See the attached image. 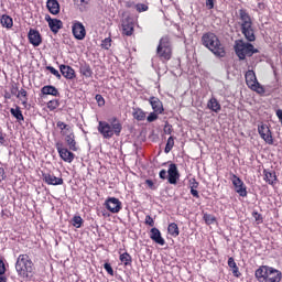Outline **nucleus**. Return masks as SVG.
<instances>
[{
    "mask_svg": "<svg viewBox=\"0 0 282 282\" xmlns=\"http://www.w3.org/2000/svg\"><path fill=\"white\" fill-rule=\"evenodd\" d=\"M97 130L105 140H111L113 135L122 133V123L117 117H111L108 121H99Z\"/></svg>",
    "mask_w": 282,
    "mask_h": 282,
    "instance_id": "f257e3e1",
    "label": "nucleus"
},
{
    "mask_svg": "<svg viewBox=\"0 0 282 282\" xmlns=\"http://www.w3.org/2000/svg\"><path fill=\"white\" fill-rule=\"evenodd\" d=\"M200 41L204 47H207L209 52H213V54L217 56V58H224L226 56V48L224 47V44H221V41H219V37L215 33H204Z\"/></svg>",
    "mask_w": 282,
    "mask_h": 282,
    "instance_id": "f03ea898",
    "label": "nucleus"
},
{
    "mask_svg": "<svg viewBox=\"0 0 282 282\" xmlns=\"http://www.w3.org/2000/svg\"><path fill=\"white\" fill-rule=\"evenodd\" d=\"M15 271L22 279H30L34 274V262L28 253H22L15 262Z\"/></svg>",
    "mask_w": 282,
    "mask_h": 282,
    "instance_id": "7ed1b4c3",
    "label": "nucleus"
},
{
    "mask_svg": "<svg viewBox=\"0 0 282 282\" xmlns=\"http://www.w3.org/2000/svg\"><path fill=\"white\" fill-rule=\"evenodd\" d=\"M238 14L241 21L240 30L245 39H247L249 43L257 41V36L254 35V29H252V18L250 17V13H248V10L239 9Z\"/></svg>",
    "mask_w": 282,
    "mask_h": 282,
    "instance_id": "20e7f679",
    "label": "nucleus"
},
{
    "mask_svg": "<svg viewBox=\"0 0 282 282\" xmlns=\"http://www.w3.org/2000/svg\"><path fill=\"white\" fill-rule=\"evenodd\" d=\"M254 276L259 282H281L282 273L272 267L261 265L256 270Z\"/></svg>",
    "mask_w": 282,
    "mask_h": 282,
    "instance_id": "39448f33",
    "label": "nucleus"
},
{
    "mask_svg": "<svg viewBox=\"0 0 282 282\" xmlns=\"http://www.w3.org/2000/svg\"><path fill=\"white\" fill-rule=\"evenodd\" d=\"M234 48L239 61H246V56L250 57L253 54H259V50L254 48V45L243 42V40H237Z\"/></svg>",
    "mask_w": 282,
    "mask_h": 282,
    "instance_id": "423d86ee",
    "label": "nucleus"
},
{
    "mask_svg": "<svg viewBox=\"0 0 282 282\" xmlns=\"http://www.w3.org/2000/svg\"><path fill=\"white\" fill-rule=\"evenodd\" d=\"M173 54V47L171 46V37L165 35L161 37L159 45L156 47V56L161 58V61H171V56Z\"/></svg>",
    "mask_w": 282,
    "mask_h": 282,
    "instance_id": "0eeeda50",
    "label": "nucleus"
},
{
    "mask_svg": "<svg viewBox=\"0 0 282 282\" xmlns=\"http://www.w3.org/2000/svg\"><path fill=\"white\" fill-rule=\"evenodd\" d=\"M246 84L252 91H257V94H265V88L259 84V80H257V75L254 74V70H248L245 75Z\"/></svg>",
    "mask_w": 282,
    "mask_h": 282,
    "instance_id": "6e6552de",
    "label": "nucleus"
},
{
    "mask_svg": "<svg viewBox=\"0 0 282 282\" xmlns=\"http://www.w3.org/2000/svg\"><path fill=\"white\" fill-rule=\"evenodd\" d=\"M55 147H56L59 158L64 162H67L68 164H72V162H74L76 154H74L72 151H69V149L64 148L63 143L58 142V143H56Z\"/></svg>",
    "mask_w": 282,
    "mask_h": 282,
    "instance_id": "1a4fd4ad",
    "label": "nucleus"
},
{
    "mask_svg": "<svg viewBox=\"0 0 282 282\" xmlns=\"http://www.w3.org/2000/svg\"><path fill=\"white\" fill-rule=\"evenodd\" d=\"M231 182L235 186L236 193H238L240 197H248V187H246V184L243 181H241V178H239L236 174H232Z\"/></svg>",
    "mask_w": 282,
    "mask_h": 282,
    "instance_id": "9d476101",
    "label": "nucleus"
},
{
    "mask_svg": "<svg viewBox=\"0 0 282 282\" xmlns=\"http://www.w3.org/2000/svg\"><path fill=\"white\" fill-rule=\"evenodd\" d=\"M105 206L109 213H112L113 215L120 213L122 210V202L116 197H108L105 200Z\"/></svg>",
    "mask_w": 282,
    "mask_h": 282,
    "instance_id": "9b49d317",
    "label": "nucleus"
},
{
    "mask_svg": "<svg viewBox=\"0 0 282 282\" xmlns=\"http://www.w3.org/2000/svg\"><path fill=\"white\" fill-rule=\"evenodd\" d=\"M72 32L77 41H84L85 36H87V30H85L83 22L75 21L72 26Z\"/></svg>",
    "mask_w": 282,
    "mask_h": 282,
    "instance_id": "f8f14e48",
    "label": "nucleus"
},
{
    "mask_svg": "<svg viewBox=\"0 0 282 282\" xmlns=\"http://www.w3.org/2000/svg\"><path fill=\"white\" fill-rule=\"evenodd\" d=\"M258 133L267 144H274V139L272 138V131H270V128L268 127V124H264V123L259 124Z\"/></svg>",
    "mask_w": 282,
    "mask_h": 282,
    "instance_id": "ddd939ff",
    "label": "nucleus"
},
{
    "mask_svg": "<svg viewBox=\"0 0 282 282\" xmlns=\"http://www.w3.org/2000/svg\"><path fill=\"white\" fill-rule=\"evenodd\" d=\"M177 180H180V170L175 163H171L167 170V182L169 184H177Z\"/></svg>",
    "mask_w": 282,
    "mask_h": 282,
    "instance_id": "4468645a",
    "label": "nucleus"
},
{
    "mask_svg": "<svg viewBox=\"0 0 282 282\" xmlns=\"http://www.w3.org/2000/svg\"><path fill=\"white\" fill-rule=\"evenodd\" d=\"M43 182L48 186H61L63 185V177H56L52 173H43L42 174Z\"/></svg>",
    "mask_w": 282,
    "mask_h": 282,
    "instance_id": "2eb2a0df",
    "label": "nucleus"
},
{
    "mask_svg": "<svg viewBox=\"0 0 282 282\" xmlns=\"http://www.w3.org/2000/svg\"><path fill=\"white\" fill-rule=\"evenodd\" d=\"M28 39H29V43H31L33 47H39V45L43 43V37H41V33L34 29H30Z\"/></svg>",
    "mask_w": 282,
    "mask_h": 282,
    "instance_id": "dca6fc26",
    "label": "nucleus"
},
{
    "mask_svg": "<svg viewBox=\"0 0 282 282\" xmlns=\"http://www.w3.org/2000/svg\"><path fill=\"white\" fill-rule=\"evenodd\" d=\"M45 21L48 23V28L53 34H58V30H63V21L52 19L50 15H45Z\"/></svg>",
    "mask_w": 282,
    "mask_h": 282,
    "instance_id": "f3484780",
    "label": "nucleus"
},
{
    "mask_svg": "<svg viewBox=\"0 0 282 282\" xmlns=\"http://www.w3.org/2000/svg\"><path fill=\"white\" fill-rule=\"evenodd\" d=\"M122 34L124 36H132L133 35V20L129 17L122 20L121 22Z\"/></svg>",
    "mask_w": 282,
    "mask_h": 282,
    "instance_id": "a211bd4d",
    "label": "nucleus"
},
{
    "mask_svg": "<svg viewBox=\"0 0 282 282\" xmlns=\"http://www.w3.org/2000/svg\"><path fill=\"white\" fill-rule=\"evenodd\" d=\"M64 138L69 151H78V144L76 143V135L74 134V131L64 134Z\"/></svg>",
    "mask_w": 282,
    "mask_h": 282,
    "instance_id": "6ab92c4d",
    "label": "nucleus"
},
{
    "mask_svg": "<svg viewBox=\"0 0 282 282\" xmlns=\"http://www.w3.org/2000/svg\"><path fill=\"white\" fill-rule=\"evenodd\" d=\"M150 239L159 246H164L166 243V241L162 238V232L155 227L150 230Z\"/></svg>",
    "mask_w": 282,
    "mask_h": 282,
    "instance_id": "aec40b11",
    "label": "nucleus"
},
{
    "mask_svg": "<svg viewBox=\"0 0 282 282\" xmlns=\"http://www.w3.org/2000/svg\"><path fill=\"white\" fill-rule=\"evenodd\" d=\"M59 72L64 78H67V80H73V78H76V72L69 65L62 64L59 66Z\"/></svg>",
    "mask_w": 282,
    "mask_h": 282,
    "instance_id": "412c9836",
    "label": "nucleus"
},
{
    "mask_svg": "<svg viewBox=\"0 0 282 282\" xmlns=\"http://www.w3.org/2000/svg\"><path fill=\"white\" fill-rule=\"evenodd\" d=\"M263 180L270 186H274V184H276V181H278L276 172L264 169L263 170Z\"/></svg>",
    "mask_w": 282,
    "mask_h": 282,
    "instance_id": "4be33fe9",
    "label": "nucleus"
},
{
    "mask_svg": "<svg viewBox=\"0 0 282 282\" xmlns=\"http://www.w3.org/2000/svg\"><path fill=\"white\" fill-rule=\"evenodd\" d=\"M46 8L51 14H58L61 12L58 0H47Z\"/></svg>",
    "mask_w": 282,
    "mask_h": 282,
    "instance_id": "5701e85b",
    "label": "nucleus"
},
{
    "mask_svg": "<svg viewBox=\"0 0 282 282\" xmlns=\"http://www.w3.org/2000/svg\"><path fill=\"white\" fill-rule=\"evenodd\" d=\"M79 72L86 78H91V75L94 74V72L91 70V66H89V64L87 63L80 64Z\"/></svg>",
    "mask_w": 282,
    "mask_h": 282,
    "instance_id": "b1692460",
    "label": "nucleus"
},
{
    "mask_svg": "<svg viewBox=\"0 0 282 282\" xmlns=\"http://www.w3.org/2000/svg\"><path fill=\"white\" fill-rule=\"evenodd\" d=\"M41 91L45 96H58V89L51 85L42 87Z\"/></svg>",
    "mask_w": 282,
    "mask_h": 282,
    "instance_id": "393cba45",
    "label": "nucleus"
},
{
    "mask_svg": "<svg viewBox=\"0 0 282 282\" xmlns=\"http://www.w3.org/2000/svg\"><path fill=\"white\" fill-rule=\"evenodd\" d=\"M56 126H57V129H61L62 135H67V133L72 132V127H69V124L63 121H57Z\"/></svg>",
    "mask_w": 282,
    "mask_h": 282,
    "instance_id": "a878e982",
    "label": "nucleus"
},
{
    "mask_svg": "<svg viewBox=\"0 0 282 282\" xmlns=\"http://www.w3.org/2000/svg\"><path fill=\"white\" fill-rule=\"evenodd\" d=\"M167 232L171 237H180V227H177V224L171 223L167 227Z\"/></svg>",
    "mask_w": 282,
    "mask_h": 282,
    "instance_id": "bb28decb",
    "label": "nucleus"
},
{
    "mask_svg": "<svg viewBox=\"0 0 282 282\" xmlns=\"http://www.w3.org/2000/svg\"><path fill=\"white\" fill-rule=\"evenodd\" d=\"M11 116H13V118H15V120H18L19 122H23L24 118H23V112L21 111V108L15 107V108H11Z\"/></svg>",
    "mask_w": 282,
    "mask_h": 282,
    "instance_id": "cd10ccee",
    "label": "nucleus"
},
{
    "mask_svg": "<svg viewBox=\"0 0 282 282\" xmlns=\"http://www.w3.org/2000/svg\"><path fill=\"white\" fill-rule=\"evenodd\" d=\"M145 118H147V112L145 111H143L140 108L134 109V111H133V119L134 120L142 121V120H145Z\"/></svg>",
    "mask_w": 282,
    "mask_h": 282,
    "instance_id": "c85d7f7f",
    "label": "nucleus"
},
{
    "mask_svg": "<svg viewBox=\"0 0 282 282\" xmlns=\"http://www.w3.org/2000/svg\"><path fill=\"white\" fill-rule=\"evenodd\" d=\"M119 259L123 265H131L132 263L131 254H129V252L120 254Z\"/></svg>",
    "mask_w": 282,
    "mask_h": 282,
    "instance_id": "c756f323",
    "label": "nucleus"
},
{
    "mask_svg": "<svg viewBox=\"0 0 282 282\" xmlns=\"http://www.w3.org/2000/svg\"><path fill=\"white\" fill-rule=\"evenodd\" d=\"M1 24L3 25V28H12V25H14V22L12 21V18H10L9 15H2L1 18Z\"/></svg>",
    "mask_w": 282,
    "mask_h": 282,
    "instance_id": "7c9ffc66",
    "label": "nucleus"
},
{
    "mask_svg": "<svg viewBox=\"0 0 282 282\" xmlns=\"http://www.w3.org/2000/svg\"><path fill=\"white\" fill-rule=\"evenodd\" d=\"M17 98H19L22 105H26L28 102V91L25 89H21L18 91Z\"/></svg>",
    "mask_w": 282,
    "mask_h": 282,
    "instance_id": "2f4dec72",
    "label": "nucleus"
},
{
    "mask_svg": "<svg viewBox=\"0 0 282 282\" xmlns=\"http://www.w3.org/2000/svg\"><path fill=\"white\" fill-rule=\"evenodd\" d=\"M173 147H175V139L173 137H170L167 139L164 153H171V151H173Z\"/></svg>",
    "mask_w": 282,
    "mask_h": 282,
    "instance_id": "473e14b6",
    "label": "nucleus"
},
{
    "mask_svg": "<svg viewBox=\"0 0 282 282\" xmlns=\"http://www.w3.org/2000/svg\"><path fill=\"white\" fill-rule=\"evenodd\" d=\"M73 226L75 228H80V226H83V217L80 216H74L73 217Z\"/></svg>",
    "mask_w": 282,
    "mask_h": 282,
    "instance_id": "72a5a7b5",
    "label": "nucleus"
},
{
    "mask_svg": "<svg viewBox=\"0 0 282 282\" xmlns=\"http://www.w3.org/2000/svg\"><path fill=\"white\" fill-rule=\"evenodd\" d=\"M149 104L151 105V107H162V101H160L158 97H151L149 99Z\"/></svg>",
    "mask_w": 282,
    "mask_h": 282,
    "instance_id": "f704fd0d",
    "label": "nucleus"
},
{
    "mask_svg": "<svg viewBox=\"0 0 282 282\" xmlns=\"http://www.w3.org/2000/svg\"><path fill=\"white\" fill-rule=\"evenodd\" d=\"M203 219L205 220V224H207L208 226H210V224H215V216L210 214H205Z\"/></svg>",
    "mask_w": 282,
    "mask_h": 282,
    "instance_id": "c9c22d12",
    "label": "nucleus"
},
{
    "mask_svg": "<svg viewBox=\"0 0 282 282\" xmlns=\"http://www.w3.org/2000/svg\"><path fill=\"white\" fill-rule=\"evenodd\" d=\"M46 69L48 72H51V74H53V76H56L58 78V80H61V78H62L61 73H58V70H56V68H54V66H47Z\"/></svg>",
    "mask_w": 282,
    "mask_h": 282,
    "instance_id": "e433bc0d",
    "label": "nucleus"
},
{
    "mask_svg": "<svg viewBox=\"0 0 282 282\" xmlns=\"http://www.w3.org/2000/svg\"><path fill=\"white\" fill-rule=\"evenodd\" d=\"M95 100L98 104V107H105V97L102 95H96Z\"/></svg>",
    "mask_w": 282,
    "mask_h": 282,
    "instance_id": "4c0bfd02",
    "label": "nucleus"
},
{
    "mask_svg": "<svg viewBox=\"0 0 282 282\" xmlns=\"http://www.w3.org/2000/svg\"><path fill=\"white\" fill-rule=\"evenodd\" d=\"M101 47H104V50H109V47H111V40H110V37H106L102 41Z\"/></svg>",
    "mask_w": 282,
    "mask_h": 282,
    "instance_id": "58836bf2",
    "label": "nucleus"
},
{
    "mask_svg": "<svg viewBox=\"0 0 282 282\" xmlns=\"http://www.w3.org/2000/svg\"><path fill=\"white\" fill-rule=\"evenodd\" d=\"M104 269L110 274V276H113V268H111V264L109 262H106L104 264Z\"/></svg>",
    "mask_w": 282,
    "mask_h": 282,
    "instance_id": "ea45409f",
    "label": "nucleus"
},
{
    "mask_svg": "<svg viewBox=\"0 0 282 282\" xmlns=\"http://www.w3.org/2000/svg\"><path fill=\"white\" fill-rule=\"evenodd\" d=\"M207 107H220L219 101L216 98H212L208 100Z\"/></svg>",
    "mask_w": 282,
    "mask_h": 282,
    "instance_id": "a19ab883",
    "label": "nucleus"
},
{
    "mask_svg": "<svg viewBox=\"0 0 282 282\" xmlns=\"http://www.w3.org/2000/svg\"><path fill=\"white\" fill-rule=\"evenodd\" d=\"M135 8L138 12H147V10H149V7L142 3L137 4Z\"/></svg>",
    "mask_w": 282,
    "mask_h": 282,
    "instance_id": "79ce46f5",
    "label": "nucleus"
},
{
    "mask_svg": "<svg viewBox=\"0 0 282 282\" xmlns=\"http://www.w3.org/2000/svg\"><path fill=\"white\" fill-rule=\"evenodd\" d=\"M145 224L147 226H151L152 228L155 226V220H153V217L151 216H145Z\"/></svg>",
    "mask_w": 282,
    "mask_h": 282,
    "instance_id": "37998d69",
    "label": "nucleus"
},
{
    "mask_svg": "<svg viewBox=\"0 0 282 282\" xmlns=\"http://www.w3.org/2000/svg\"><path fill=\"white\" fill-rule=\"evenodd\" d=\"M77 6H80L82 8H87L89 6V0H74Z\"/></svg>",
    "mask_w": 282,
    "mask_h": 282,
    "instance_id": "c03bdc74",
    "label": "nucleus"
},
{
    "mask_svg": "<svg viewBox=\"0 0 282 282\" xmlns=\"http://www.w3.org/2000/svg\"><path fill=\"white\" fill-rule=\"evenodd\" d=\"M189 188H199V182L195 178L189 180Z\"/></svg>",
    "mask_w": 282,
    "mask_h": 282,
    "instance_id": "a18cd8bd",
    "label": "nucleus"
},
{
    "mask_svg": "<svg viewBox=\"0 0 282 282\" xmlns=\"http://www.w3.org/2000/svg\"><path fill=\"white\" fill-rule=\"evenodd\" d=\"M0 147H6V133L0 129Z\"/></svg>",
    "mask_w": 282,
    "mask_h": 282,
    "instance_id": "49530a36",
    "label": "nucleus"
},
{
    "mask_svg": "<svg viewBox=\"0 0 282 282\" xmlns=\"http://www.w3.org/2000/svg\"><path fill=\"white\" fill-rule=\"evenodd\" d=\"M158 118V113L155 112H151L149 116H148V122H155V119Z\"/></svg>",
    "mask_w": 282,
    "mask_h": 282,
    "instance_id": "de8ad7c7",
    "label": "nucleus"
},
{
    "mask_svg": "<svg viewBox=\"0 0 282 282\" xmlns=\"http://www.w3.org/2000/svg\"><path fill=\"white\" fill-rule=\"evenodd\" d=\"M252 217L256 219V221H263L261 214H259L258 212H253Z\"/></svg>",
    "mask_w": 282,
    "mask_h": 282,
    "instance_id": "09e8293b",
    "label": "nucleus"
},
{
    "mask_svg": "<svg viewBox=\"0 0 282 282\" xmlns=\"http://www.w3.org/2000/svg\"><path fill=\"white\" fill-rule=\"evenodd\" d=\"M145 184L149 186V188H151V191H155V183H153L152 180H147Z\"/></svg>",
    "mask_w": 282,
    "mask_h": 282,
    "instance_id": "8fccbe9b",
    "label": "nucleus"
},
{
    "mask_svg": "<svg viewBox=\"0 0 282 282\" xmlns=\"http://www.w3.org/2000/svg\"><path fill=\"white\" fill-rule=\"evenodd\" d=\"M231 270H232L234 276H237V278L241 276V272H239V267L236 265L231 268Z\"/></svg>",
    "mask_w": 282,
    "mask_h": 282,
    "instance_id": "3c124183",
    "label": "nucleus"
},
{
    "mask_svg": "<svg viewBox=\"0 0 282 282\" xmlns=\"http://www.w3.org/2000/svg\"><path fill=\"white\" fill-rule=\"evenodd\" d=\"M228 265H229V268H236V265H237V262H235V258H232V257H230L229 259H228Z\"/></svg>",
    "mask_w": 282,
    "mask_h": 282,
    "instance_id": "603ef678",
    "label": "nucleus"
},
{
    "mask_svg": "<svg viewBox=\"0 0 282 282\" xmlns=\"http://www.w3.org/2000/svg\"><path fill=\"white\" fill-rule=\"evenodd\" d=\"M6 274V263H3V260H0V275Z\"/></svg>",
    "mask_w": 282,
    "mask_h": 282,
    "instance_id": "864d4df0",
    "label": "nucleus"
},
{
    "mask_svg": "<svg viewBox=\"0 0 282 282\" xmlns=\"http://www.w3.org/2000/svg\"><path fill=\"white\" fill-rule=\"evenodd\" d=\"M206 6L208 10H213L215 8V0H206Z\"/></svg>",
    "mask_w": 282,
    "mask_h": 282,
    "instance_id": "5fc2aeb1",
    "label": "nucleus"
},
{
    "mask_svg": "<svg viewBox=\"0 0 282 282\" xmlns=\"http://www.w3.org/2000/svg\"><path fill=\"white\" fill-rule=\"evenodd\" d=\"M164 133H166L167 135H171L173 133V128L171 126H165L164 127Z\"/></svg>",
    "mask_w": 282,
    "mask_h": 282,
    "instance_id": "6e6d98bb",
    "label": "nucleus"
},
{
    "mask_svg": "<svg viewBox=\"0 0 282 282\" xmlns=\"http://www.w3.org/2000/svg\"><path fill=\"white\" fill-rule=\"evenodd\" d=\"M196 189L197 188H191V195H193V197H196V199H199V192Z\"/></svg>",
    "mask_w": 282,
    "mask_h": 282,
    "instance_id": "4d7b16f0",
    "label": "nucleus"
},
{
    "mask_svg": "<svg viewBox=\"0 0 282 282\" xmlns=\"http://www.w3.org/2000/svg\"><path fill=\"white\" fill-rule=\"evenodd\" d=\"M3 180H6V170L0 167V182H3Z\"/></svg>",
    "mask_w": 282,
    "mask_h": 282,
    "instance_id": "13d9d810",
    "label": "nucleus"
},
{
    "mask_svg": "<svg viewBox=\"0 0 282 282\" xmlns=\"http://www.w3.org/2000/svg\"><path fill=\"white\" fill-rule=\"evenodd\" d=\"M159 177L161 180H166V170H161L160 173H159Z\"/></svg>",
    "mask_w": 282,
    "mask_h": 282,
    "instance_id": "bf43d9fd",
    "label": "nucleus"
},
{
    "mask_svg": "<svg viewBox=\"0 0 282 282\" xmlns=\"http://www.w3.org/2000/svg\"><path fill=\"white\" fill-rule=\"evenodd\" d=\"M11 94H12L13 96H18V94H19V88L12 86V88H11Z\"/></svg>",
    "mask_w": 282,
    "mask_h": 282,
    "instance_id": "052dcab7",
    "label": "nucleus"
},
{
    "mask_svg": "<svg viewBox=\"0 0 282 282\" xmlns=\"http://www.w3.org/2000/svg\"><path fill=\"white\" fill-rule=\"evenodd\" d=\"M276 117L279 118V121L282 122V110L281 109L276 110Z\"/></svg>",
    "mask_w": 282,
    "mask_h": 282,
    "instance_id": "680f3d73",
    "label": "nucleus"
},
{
    "mask_svg": "<svg viewBox=\"0 0 282 282\" xmlns=\"http://www.w3.org/2000/svg\"><path fill=\"white\" fill-rule=\"evenodd\" d=\"M258 8H259V10H265V3L259 2Z\"/></svg>",
    "mask_w": 282,
    "mask_h": 282,
    "instance_id": "e2e57ef3",
    "label": "nucleus"
},
{
    "mask_svg": "<svg viewBox=\"0 0 282 282\" xmlns=\"http://www.w3.org/2000/svg\"><path fill=\"white\" fill-rule=\"evenodd\" d=\"M209 109H212V111H215V113H219V111H221V107H216V108L209 107Z\"/></svg>",
    "mask_w": 282,
    "mask_h": 282,
    "instance_id": "0e129e2a",
    "label": "nucleus"
},
{
    "mask_svg": "<svg viewBox=\"0 0 282 282\" xmlns=\"http://www.w3.org/2000/svg\"><path fill=\"white\" fill-rule=\"evenodd\" d=\"M126 8H133V2L132 1H127L126 2Z\"/></svg>",
    "mask_w": 282,
    "mask_h": 282,
    "instance_id": "69168bd1",
    "label": "nucleus"
},
{
    "mask_svg": "<svg viewBox=\"0 0 282 282\" xmlns=\"http://www.w3.org/2000/svg\"><path fill=\"white\" fill-rule=\"evenodd\" d=\"M0 282H8V278L0 275Z\"/></svg>",
    "mask_w": 282,
    "mask_h": 282,
    "instance_id": "338daca9",
    "label": "nucleus"
},
{
    "mask_svg": "<svg viewBox=\"0 0 282 282\" xmlns=\"http://www.w3.org/2000/svg\"><path fill=\"white\" fill-rule=\"evenodd\" d=\"M158 111L162 113V111H164V107L158 108Z\"/></svg>",
    "mask_w": 282,
    "mask_h": 282,
    "instance_id": "774afa93",
    "label": "nucleus"
}]
</instances>
